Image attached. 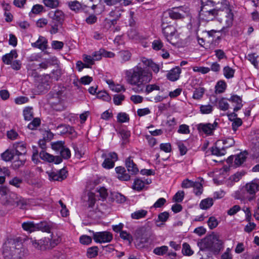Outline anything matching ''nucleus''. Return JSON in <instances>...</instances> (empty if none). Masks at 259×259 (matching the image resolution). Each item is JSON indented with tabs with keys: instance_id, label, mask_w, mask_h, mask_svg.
I'll return each mask as SVG.
<instances>
[{
	"instance_id": "64",
	"label": "nucleus",
	"mask_w": 259,
	"mask_h": 259,
	"mask_svg": "<svg viewBox=\"0 0 259 259\" xmlns=\"http://www.w3.org/2000/svg\"><path fill=\"white\" fill-rule=\"evenodd\" d=\"M71 139H75L77 136V134L74 128L68 125L67 128L66 134Z\"/></svg>"
},
{
	"instance_id": "19",
	"label": "nucleus",
	"mask_w": 259,
	"mask_h": 259,
	"mask_svg": "<svg viewBox=\"0 0 259 259\" xmlns=\"http://www.w3.org/2000/svg\"><path fill=\"white\" fill-rule=\"evenodd\" d=\"M11 165V167L14 169H18L23 166L26 160L25 156L15 155Z\"/></svg>"
},
{
	"instance_id": "20",
	"label": "nucleus",
	"mask_w": 259,
	"mask_h": 259,
	"mask_svg": "<svg viewBox=\"0 0 259 259\" xmlns=\"http://www.w3.org/2000/svg\"><path fill=\"white\" fill-rule=\"evenodd\" d=\"M181 73V68L179 67H176L168 72L166 77L168 80L175 81L179 78Z\"/></svg>"
},
{
	"instance_id": "13",
	"label": "nucleus",
	"mask_w": 259,
	"mask_h": 259,
	"mask_svg": "<svg viewBox=\"0 0 259 259\" xmlns=\"http://www.w3.org/2000/svg\"><path fill=\"white\" fill-rule=\"evenodd\" d=\"M218 125V123L214 121L213 123H200L198 125L197 129L199 132H202L207 135L213 134L214 130Z\"/></svg>"
},
{
	"instance_id": "37",
	"label": "nucleus",
	"mask_w": 259,
	"mask_h": 259,
	"mask_svg": "<svg viewBox=\"0 0 259 259\" xmlns=\"http://www.w3.org/2000/svg\"><path fill=\"white\" fill-rule=\"evenodd\" d=\"M168 249V247L165 245L157 247L154 249L153 253L157 255H163L167 253Z\"/></svg>"
},
{
	"instance_id": "33",
	"label": "nucleus",
	"mask_w": 259,
	"mask_h": 259,
	"mask_svg": "<svg viewBox=\"0 0 259 259\" xmlns=\"http://www.w3.org/2000/svg\"><path fill=\"white\" fill-rule=\"evenodd\" d=\"M213 204V200L212 198H207L202 200L200 204V207L202 209H207Z\"/></svg>"
},
{
	"instance_id": "41",
	"label": "nucleus",
	"mask_w": 259,
	"mask_h": 259,
	"mask_svg": "<svg viewBox=\"0 0 259 259\" xmlns=\"http://www.w3.org/2000/svg\"><path fill=\"white\" fill-rule=\"evenodd\" d=\"M172 19L169 17V14L166 12L163 13L162 19H161V27L166 26V25H170L171 20Z\"/></svg>"
},
{
	"instance_id": "47",
	"label": "nucleus",
	"mask_w": 259,
	"mask_h": 259,
	"mask_svg": "<svg viewBox=\"0 0 259 259\" xmlns=\"http://www.w3.org/2000/svg\"><path fill=\"white\" fill-rule=\"evenodd\" d=\"M213 111V106L210 104L201 105L200 107V111L202 114H209Z\"/></svg>"
},
{
	"instance_id": "45",
	"label": "nucleus",
	"mask_w": 259,
	"mask_h": 259,
	"mask_svg": "<svg viewBox=\"0 0 259 259\" xmlns=\"http://www.w3.org/2000/svg\"><path fill=\"white\" fill-rule=\"evenodd\" d=\"M107 83L109 84L110 88L111 89V90L116 92H120L121 91H125V88L123 85H121L119 84L115 85L113 83V82L111 80L108 81Z\"/></svg>"
},
{
	"instance_id": "35",
	"label": "nucleus",
	"mask_w": 259,
	"mask_h": 259,
	"mask_svg": "<svg viewBox=\"0 0 259 259\" xmlns=\"http://www.w3.org/2000/svg\"><path fill=\"white\" fill-rule=\"evenodd\" d=\"M23 115L25 120H31L32 118V108L30 107H25L23 110Z\"/></svg>"
},
{
	"instance_id": "5",
	"label": "nucleus",
	"mask_w": 259,
	"mask_h": 259,
	"mask_svg": "<svg viewBox=\"0 0 259 259\" xmlns=\"http://www.w3.org/2000/svg\"><path fill=\"white\" fill-rule=\"evenodd\" d=\"M234 144L235 141L231 138L218 140L215 145L211 147V153L219 156L224 155L226 154V149L233 146Z\"/></svg>"
},
{
	"instance_id": "23",
	"label": "nucleus",
	"mask_w": 259,
	"mask_h": 259,
	"mask_svg": "<svg viewBox=\"0 0 259 259\" xmlns=\"http://www.w3.org/2000/svg\"><path fill=\"white\" fill-rule=\"evenodd\" d=\"M141 62L146 67H149L156 73L159 71V66L151 59H148L145 57L141 58Z\"/></svg>"
},
{
	"instance_id": "34",
	"label": "nucleus",
	"mask_w": 259,
	"mask_h": 259,
	"mask_svg": "<svg viewBox=\"0 0 259 259\" xmlns=\"http://www.w3.org/2000/svg\"><path fill=\"white\" fill-rule=\"evenodd\" d=\"M111 195L112 199L117 203H122L126 201V197L121 193L113 192Z\"/></svg>"
},
{
	"instance_id": "6",
	"label": "nucleus",
	"mask_w": 259,
	"mask_h": 259,
	"mask_svg": "<svg viewBox=\"0 0 259 259\" xmlns=\"http://www.w3.org/2000/svg\"><path fill=\"white\" fill-rule=\"evenodd\" d=\"M2 203L5 205L19 207L20 209L25 208L27 202L26 200L11 192Z\"/></svg>"
},
{
	"instance_id": "3",
	"label": "nucleus",
	"mask_w": 259,
	"mask_h": 259,
	"mask_svg": "<svg viewBox=\"0 0 259 259\" xmlns=\"http://www.w3.org/2000/svg\"><path fill=\"white\" fill-rule=\"evenodd\" d=\"M223 248V242L216 234L208 236L200 243V249L202 252H205V249H208L213 253L218 254Z\"/></svg>"
},
{
	"instance_id": "28",
	"label": "nucleus",
	"mask_w": 259,
	"mask_h": 259,
	"mask_svg": "<svg viewBox=\"0 0 259 259\" xmlns=\"http://www.w3.org/2000/svg\"><path fill=\"white\" fill-rule=\"evenodd\" d=\"M228 100L236 104L234 108V112L238 111L239 110L241 109L243 106L241 98L237 95L232 96L231 98L228 99Z\"/></svg>"
},
{
	"instance_id": "27",
	"label": "nucleus",
	"mask_w": 259,
	"mask_h": 259,
	"mask_svg": "<svg viewBox=\"0 0 259 259\" xmlns=\"http://www.w3.org/2000/svg\"><path fill=\"white\" fill-rule=\"evenodd\" d=\"M248 153L246 151L241 152L239 154L235 155L234 163L238 166L241 165L246 160Z\"/></svg>"
},
{
	"instance_id": "49",
	"label": "nucleus",
	"mask_w": 259,
	"mask_h": 259,
	"mask_svg": "<svg viewBox=\"0 0 259 259\" xmlns=\"http://www.w3.org/2000/svg\"><path fill=\"white\" fill-rule=\"evenodd\" d=\"M68 5L72 10L76 12H78L82 9L81 4L77 1L69 2Z\"/></svg>"
},
{
	"instance_id": "4",
	"label": "nucleus",
	"mask_w": 259,
	"mask_h": 259,
	"mask_svg": "<svg viewBox=\"0 0 259 259\" xmlns=\"http://www.w3.org/2000/svg\"><path fill=\"white\" fill-rule=\"evenodd\" d=\"M135 236V246L137 248L142 249L148 248L150 234L146 228L142 227L137 229Z\"/></svg>"
},
{
	"instance_id": "1",
	"label": "nucleus",
	"mask_w": 259,
	"mask_h": 259,
	"mask_svg": "<svg viewBox=\"0 0 259 259\" xmlns=\"http://www.w3.org/2000/svg\"><path fill=\"white\" fill-rule=\"evenodd\" d=\"M125 75L126 82L135 86L133 90L138 93L143 92L145 85L152 79V73L142 67L140 63L133 68L126 70Z\"/></svg>"
},
{
	"instance_id": "46",
	"label": "nucleus",
	"mask_w": 259,
	"mask_h": 259,
	"mask_svg": "<svg viewBox=\"0 0 259 259\" xmlns=\"http://www.w3.org/2000/svg\"><path fill=\"white\" fill-rule=\"evenodd\" d=\"M257 57L258 56H256L255 53L249 54L246 56V59L256 68L258 67V62L257 61Z\"/></svg>"
},
{
	"instance_id": "26",
	"label": "nucleus",
	"mask_w": 259,
	"mask_h": 259,
	"mask_svg": "<svg viewBox=\"0 0 259 259\" xmlns=\"http://www.w3.org/2000/svg\"><path fill=\"white\" fill-rule=\"evenodd\" d=\"M115 171L117 175V177L120 180L128 181L130 179V176L126 172V170L123 167H116Z\"/></svg>"
},
{
	"instance_id": "50",
	"label": "nucleus",
	"mask_w": 259,
	"mask_h": 259,
	"mask_svg": "<svg viewBox=\"0 0 259 259\" xmlns=\"http://www.w3.org/2000/svg\"><path fill=\"white\" fill-rule=\"evenodd\" d=\"M226 88V83L224 81H219L215 85V90L218 93H222L224 92Z\"/></svg>"
},
{
	"instance_id": "24",
	"label": "nucleus",
	"mask_w": 259,
	"mask_h": 259,
	"mask_svg": "<svg viewBox=\"0 0 259 259\" xmlns=\"http://www.w3.org/2000/svg\"><path fill=\"white\" fill-rule=\"evenodd\" d=\"M182 11V7L173 8L171 9H169L165 12L169 14V17H171L172 20L178 19L182 18L183 14L181 13L180 11Z\"/></svg>"
},
{
	"instance_id": "2",
	"label": "nucleus",
	"mask_w": 259,
	"mask_h": 259,
	"mask_svg": "<svg viewBox=\"0 0 259 259\" xmlns=\"http://www.w3.org/2000/svg\"><path fill=\"white\" fill-rule=\"evenodd\" d=\"M232 7L227 0L222 2V7H220L218 10L217 20L224 24L222 30L231 27L233 25L234 14Z\"/></svg>"
},
{
	"instance_id": "40",
	"label": "nucleus",
	"mask_w": 259,
	"mask_h": 259,
	"mask_svg": "<svg viewBox=\"0 0 259 259\" xmlns=\"http://www.w3.org/2000/svg\"><path fill=\"white\" fill-rule=\"evenodd\" d=\"M160 90V87L157 85L156 84H149L146 85H145V88L144 89V92L146 94H149L153 91Z\"/></svg>"
},
{
	"instance_id": "62",
	"label": "nucleus",
	"mask_w": 259,
	"mask_h": 259,
	"mask_svg": "<svg viewBox=\"0 0 259 259\" xmlns=\"http://www.w3.org/2000/svg\"><path fill=\"white\" fill-rule=\"evenodd\" d=\"M193 185V188H194V192L195 194L197 195L201 194L202 192V186L201 184L198 182H194Z\"/></svg>"
},
{
	"instance_id": "25",
	"label": "nucleus",
	"mask_w": 259,
	"mask_h": 259,
	"mask_svg": "<svg viewBox=\"0 0 259 259\" xmlns=\"http://www.w3.org/2000/svg\"><path fill=\"white\" fill-rule=\"evenodd\" d=\"M125 165L128 171L132 175H135L139 171L137 165L134 163L130 157L126 159Z\"/></svg>"
},
{
	"instance_id": "48",
	"label": "nucleus",
	"mask_w": 259,
	"mask_h": 259,
	"mask_svg": "<svg viewBox=\"0 0 259 259\" xmlns=\"http://www.w3.org/2000/svg\"><path fill=\"white\" fill-rule=\"evenodd\" d=\"M62 24L52 22V24L51 25V28L50 30V32L52 34H54L58 33L59 31V29L62 28Z\"/></svg>"
},
{
	"instance_id": "58",
	"label": "nucleus",
	"mask_w": 259,
	"mask_h": 259,
	"mask_svg": "<svg viewBox=\"0 0 259 259\" xmlns=\"http://www.w3.org/2000/svg\"><path fill=\"white\" fill-rule=\"evenodd\" d=\"M117 121L121 123L127 122L130 120L128 115L126 113L123 112L119 113L117 115Z\"/></svg>"
},
{
	"instance_id": "29",
	"label": "nucleus",
	"mask_w": 259,
	"mask_h": 259,
	"mask_svg": "<svg viewBox=\"0 0 259 259\" xmlns=\"http://www.w3.org/2000/svg\"><path fill=\"white\" fill-rule=\"evenodd\" d=\"M47 40L45 37L40 36L38 39L35 43H33V47L44 51L47 48Z\"/></svg>"
},
{
	"instance_id": "15",
	"label": "nucleus",
	"mask_w": 259,
	"mask_h": 259,
	"mask_svg": "<svg viewBox=\"0 0 259 259\" xmlns=\"http://www.w3.org/2000/svg\"><path fill=\"white\" fill-rule=\"evenodd\" d=\"M62 92L61 91H54L50 92L48 95V100L51 105H56L62 101Z\"/></svg>"
},
{
	"instance_id": "51",
	"label": "nucleus",
	"mask_w": 259,
	"mask_h": 259,
	"mask_svg": "<svg viewBox=\"0 0 259 259\" xmlns=\"http://www.w3.org/2000/svg\"><path fill=\"white\" fill-rule=\"evenodd\" d=\"M33 246L39 250H44L46 248V244L44 239H40L37 242L33 241Z\"/></svg>"
},
{
	"instance_id": "57",
	"label": "nucleus",
	"mask_w": 259,
	"mask_h": 259,
	"mask_svg": "<svg viewBox=\"0 0 259 259\" xmlns=\"http://www.w3.org/2000/svg\"><path fill=\"white\" fill-rule=\"evenodd\" d=\"M60 153L61 156L60 157L62 159L64 158L65 159H67L71 156V152L70 150L65 146H64V147L61 150Z\"/></svg>"
},
{
	"instance_id": "52",
	"label": "nucleus",
	"mask_w": 259,
	"mask_h": 259,
	"mask_svg": "<svg viewBox=\"0 0 259 259\" xmlns=\"http://www.w3.org/2000/svg\"><path fill=\"white\" fill-rule=\"evenodd\" d=\"M219 108L222 110L226 111L228 109L229 105L226 100L222 98L218 102Z\"/></svg>"
},
{
	"instance_id": "44",
	"label": "nucleus",
	"mask_w": 259,
	"mask_h": 259,
	"mask_svg": "<svg viewBox=\"0 0 259 259\" xmlns=\"http://www.w3.org/2000/svg\"><path fill=\"white\" fill-rule=\"evenodd\" d=\"M233 196L235 199L237 200H242L245 198L248 199V196L246 195L243 188L241 190L236 191Z\"/></svg>"
},
{
	"instance_id": "63",
	"label": "nucleus",
	"mask_w": 259,
	"mask_h": 259,
	"mask_svg": "<svg viewBox=\"0 0 259 259\" xmlns=\"http://www.w3.org/2000/svg\"><path fill=\"white\" fill-rule=\"evenodd\" d=\"M207 224L210 229H213L217 227L218 225V222L214 217H210L208 221Z\"/></svg>"
},
{
	"instance_id": "61",
	"label": "nucleus",
	"mask_w": 259,
	"mask_h": 259,
	"mask_svg": "<svg viewBox=\"0 0 259 259\" xmlns=\"http://www.w3.org/2000/svg\"><path fill=\"white\" fill-rule=\"evenodd\" d=\"M9 184L16 188H20L21 184L22 183V180L17 177L13 178L9 181Z\"/></svg>"
},
{
	"instance_id": "32",
	"label": "nucleus",
	"mask_w": 259,
	"mask_h": 259,
	"mask_svg": "<svg viewBox=\"0 0 259 259\" xmlns=\"http://www.w3.org/2000/svg\"><path fill=\"white\" fill-rule=\"evenodd\" d=\"M148 212L144 209L136 210L131 214V218L134 220H139L144 218L147 214Z\"/></svg>"
},
{
	"instance_id": "59",
	"label": "nucleus",
	"mask_w": 259,
	"mask_h": 259,
	"mask_svg": "<svg viewBox=\"0 0 259 259\" xmlns=\"http://www.w3.org/2000/svg\"><path fill=\"white\" fill-rule=\"evenodd\" d=\"M182 252L185 255H191L193 253V251L191 250L190 246L187 243L183 244Z\"/></svg>"
},
{
	"instance_id": "10",
	"label": "nucleus",
	"mask_w": 259,
	"mask_h": 259,
	"mask_svg": "<svg viewBox=\"0 0 259 259\" xmlns=\"http://www.w3.org/2000/svg\"><path fill=\"white\" fill-rule=\"evenodd\" d=\"M245 192L249 194L248 200L250 201L255 198V194L259 191V183L255 180L247 183L243 187Z\"/></svg>"
},
{
	"instance_id": "16",
	"label": "nucleus",
	"mask_w": 259,
	"mask_h": 259,
	"mask_svg": "<svg viewBox=\"0 0 259 259\" xmlns=\"http://www.w3.org/2000/svg\"><path fill=\"white\" fill-rule=\"evenodd\" d=\"M66 173L67 171L64 168H62L57 172H47L51 180L58 181L64 180L67 177Z\"/></svg>"
},
{
	"instance_id": "54",
	"label": "nucleus",
	"mask_w": 259,
	"mask_h": 259,
	"mask_svg": "<svg viewBox=\"0 0 259 259\" xmlns=\"http://www.w3.org/2000/svg\"><path fill=\"white\" fill-rule=\"evenodd\" d=\"M120 237L122 239L128 241L130 244H131L133 240L132 236L126 231H121L120 233Z\"/></svg>"
},
{
	"instance_id": "43",
	"label": "nucleus",
	"mask_w": 259,
	"mask_h": 259,
	"mask_svg": "<svg viewBox=\"0 0 259 259\" xmlns=\"http://www.w3.org/2000/svg\"><path fill=\"white\" fill-rule=\"evenodd\" d=\"M145 186V183L142 180L137 179L135 180L134 185L133 186V189L137 191H141Z\"/></svg>"
},
{
	"instance_id": "8",
	"label": "nucleus",
	"mask_w": 259,
	"mask_h": 259,
	"mask_svg": "<svg viewBox=\"0 0 259 259\" xmlns=\"http://www.w3.org/2000/svg\"><path fill=\"white\" fill-rule=\"evenodd\" d=\"M36 230H40L42 232L51 233V239L54 240H57V241L61 240L60 236H58V238L56 239L52 226L46 222H41L36 224L33 223V231Z\"/></svg>"
},
{
	"instance_id": "22",
	"label": "nucleus",
	"mask_w": 259,
	"mask_h": 259,
	"mask_svg": "<svg viewBox=\"0 0 259 259\" xmlns=\"http://www.w3.org/2000/svg\"><path fill=\"white\" fill-rule=\"evenodd\" d=\"M15 155L25 156L26 152V146L23 142H17L13 144Z\"/></svg>"
},
{
	"instance_id": "60",
	"label": "nucleus",
	"mask_w": 259,
	"mask_h": 259,
	"mask_svg": "<svg viewBox=\"0 0 259 259\" xmlns=\"http://www.w3.org/2000/svg\"><path fill=\"white\" fill-rule=\"evenodd\" d=\"M44 3L48 7L55 8L58 6V0H44Z\"/></svg>"
},
{
	"instance_id": "56",
	"label": "nucleus",
	"mask_w": 259,
	"mask_h": 259,
	"mask_svg": "<svg viewBox=\"0 0 259 259\" xmlns=\"http://www.w3.org/2000/svg\"><path fill=\"white\" fill-rule=\"evenodd\" d=\"M7 136L8 138L11 140H17L19 137L18 133L13 129L7 131Z\"/></svg>"
},
{
	"instance_id": "9",
	"label": "nucleus",
	"mask_w": 259,
	"mask_h": 259,
	"mask_svg": "<svg viewBox=\"0 0 259 259\" xmlns=\"http://www.w3.org/2000/svg\"><path fill=\"white\" fill-rule=\"evenodd\" d=\"M102 157L104 158L102 163V166L106 169H111L114 167L115 162L118 160L117 154L115 152H110L109 153H103Z\"/></svg>"
},
{
	"instance_id": "36",
	"label": "nucleus",
	"mask_w": 259,
	"mask_h": 259,
	"mask_svg": "<svg viewBox=\"0 0 259 259\" xmlns=\"http://www.w3.org/2000/svg\"><path fill=\"white\" fill-rule=\"evenodd\" d=\"M235 70L228 66H225L223 68V73L225 77L227 79H230L234 76Z\"/></svg>"
},
{
	"instance_id": "31",
	"label": "nucleus",
	"mask_w": 259,
	"mask_h": 259,
	"mask_svg": "<svg viewBox=\"0 0 259 259\" xmlns=\"http://www.w3.org/2000/svg\"><path fill=\"white\" fill-rule=\"evenodd\" d=\"M15 156V152L14 150H7L1 155L2 159L6 161L13 160Z\"/></svg>"
},
{
	"instance_id": "39",
	"label": "nucleus",
	"mask_w": 259,
	"mask_h": 259,
	"mask_svg": "<svg viewBox=\"0 0 259 259\" xmlns=\"http://www.w3.org/2000/svg\"><path fill=\"white\" fill-rule=\"evenodd\" d=\"M64 144L65 142L64 141H58L52 143L51 147L54 150L60 152L61 150L64 147Z\"/></svg>"
},
{
	"instance_id": "12",
	"label": "nucleus",
	"mask_w": 259,
	"mask_h": 259,
	"mask_svg": "<svg viewBox=\"0 0 259 259\" xmlns=\"http://www.w3.org/2000/svg\"><path fill=\"white\" fill-rule=\"evenodd\" d=\"M220 7H215V8L210 10L206 9L205 8L203 12H199V16L201 19L205 21H210L213 20L215 18L217 19L218 16V10Z\"/></svg>"
},
{
	"instance_id": "14",
	"label": "nucleus",
	"mask_w": 259,
	"mask_h": 259,
	"mask_svg": "<svg viewBox=\"0 0 259 259\" xmlns=\"http://www.w3.org/2000/svg\"><path fill=\"white\" fill-rule=\"evenodd\" d=\"M39 157L41 159L49 162H54L56 164H59L62 161V159L60 156H55L48 153L45 152L44 151H40Z\"/></svg>"
},
{
	"instance_id": "53",
	"label": "nucleus",
	"mask_w": 259,
	"mask_h": 259,
	"mask_svg": "<svg viewBox=\"0 0 259 259\" xmlns=\"http://www.w3.org/2000/svg\"><path fill=\"white\" fill-rule=\"evenodd\" d=\"M98 248L97 246H93L88 248L87 255L90 258L94 257L98 255Z\"/></svg>"
},
{
	"instance_id": "11",
	"label": "nucleus",
	"mask_w": 259,
	"mask_h": 259,
	"mask_svg": "<svg viewBox=\"0 0 259 259\" xmlns=\"http://www.w3.org/2000/svg\"><path fill=\"white\" fill-rule=\"evenodd\" d=\"M93 237L97 243H109L113 239V235L110 232L103 231L94 233Z\"/></svg>"
},
{
	"instance_id": "42",
	"label": "nucleus",
	"mask_w": 259,
	"mask_h": 259,
	"mask_svg": "<svg viewBox=\"0 0 259 259\" xmlns=\"http://www.w3.org/2000/svg\"><path fill=\"white\" fill-rule=\"evenodd\" d=\"M11 192L6 186H0V195L2 202L7 198V197Z\"/></svg>"
},
{
	"instance_id": "38",
	"label": "nucleus",
	"mask_w": 259,
	"mask_h": 259,
	"mask_svg": "<svg viewBox=\"0 0 259 259\" xmlns=\"http://www.w3.org/2000/svg\"><path fill=\"white\" fill-rule=\"evenodd\" d=\"M205 90L204 88H199L196 89L194 91L193 98L195 100L200 99L203 96Z\"/></svg>"
},
{
	"instance_id": "55",
	"label": "nucleus",
	"mask_w": 259,
	"mask_h": 259,
	"mask_svg": "<svg viewBox=\"0 0 259 259\" xmlns=\"http://www.w3.org/2000/svg\"><path fill=\"white\" fill-rule=\"evenodd\" d=\"M82 59L86 65H89V68L93 65L95 63L94 59L93 57L85 54L83 55Z\"/></svg>"
},
{
	"instance_id": "21",
	"label": "nucleus",
	"mask_w": 259,
	"mask_h": 259,
	"mask_svg": "<svg viewBox=\"0 0 259 259\" xmlns=\"http://www.w3.org/2000/svg\"><path fill=\"white\" fill-rule=\"evenodd\" d=\"M18 57V54L16 50H12L9 53H7L2 57L3 63L7 65H10L14 59Z\"/></svg>"
},
{
	"instance_id": "18",
	"label": "nucleus",
	"mask_w": 259,
	"mask_h": 259,
	"mask_svg": "<svg viewBox=\"0 0 259 259\" xmlns=\"http://www.w3.org/2000/svg\"><path fill=\"white\" fill-rule=\"evenodd\" d=\"M49 16L52 19V22L63 24L64 20V15L61 11H51L49 13Z\"/></svg>"
},
{
	"instance_id": "30",
	"label": "nucleus",
	"mask_w": 259,
	"mask_h": 259,
	"mask_svg": "<svg viewBox=\"0 0 259 259\" xmlns=\"http://www.w3.org/2000/svg\"><path fill=\"white\" fill-rule=\"evenodd\" d=\"M119 55L120 61L121 63H124L131 60L132 57L131 53L126 50H122L119 52Z\"/></svg>"
},
{
	"instance_id": "17",
	"label": "nucleus",
	"mask_w": 259,
	"mask_h": 259,
	"mask_svg": "<svg viewBox=\"0 0 259 259\" xmlns=\"http://www.w3.org/2000/svg\"><path fill=\"white\" fill-rule=\"evenodd\" d=\"M162 32L166 37L168 41L171 44H173L171 41L172 36H173L176 32V29L173 25H166L162 27Z\"/></svg>"
},
{
	"instance_id": "7",
	"label": "nucleus",
	"mask_w": 259,
	"mask_h": 259,
	"mask_svg": "<svg viewBox=\"0 0 259 259\" xmlns=\"http://www.w3.org/2000/svg\"><path fill=\"white\" fill-rule=\"evenodd\" d=\"M49 78V77L48 75L35 76L34 90L35 94H40L48 90L49 88L48 81Z\"/></svg>"
}]
</instances>
